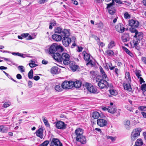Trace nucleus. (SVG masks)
I'll return each instance as SVG.
<instances>
[{"mask_svg":"<svg viewBox=\"0 0 146 146\" xmlns=\"http://www.w3.org/2000/svg\"><path fill=\"white\" fill-rule=\"evenodd\" d=\"M69 30L64 29L62 31V41L63 45L65 46H68L71 42V38L68 37L70 33Z\"/></svg>","mask_w":146,"mask_h":146,"instance_id":"2","label":"nucleus"},{"mask_svg":"<svg viewBox=\"0 0 146 146\" xmlns=\"http://www.w3.org/2000/svg\"><path fill=\"white\" fill-rule=\"evenodd\" d=\"M100 72L102 75V79L107 80L108 79L107 76L103 68L101 67H100Z\"/></svg>","mask_w":146,"mask_h":146,"instance_id":"23","label":"nucleus"},{"mask_svg":"<svg viewBox=\"0 0 146 146\" xmlns=\"http://www.w3.org/2000/svg\"><path fill=\"white\" fill-rule=\"evenodd\" d=\"M8 128L5 127L3 125H2L0 126V132L3 133H6L8 131Z\"/></svg>","mask_w":146,"mask_h":146,"instance_id":"29","label":"nucleus"},{"mask_svg":"<svg viewBox=\"0 0 146 146\" xmlns=\"http://www.w3.org/2000/svg\"><path fill=\"white\" fill-rule=\"evenodd\" d=\"M58 68L57 66L52 67L51 69V72L53 74H56L58 72Z\"/></svg>","mask_w":146,"mask_h":146,"instance_id":"25","label":"nucleus"},{"mask_svg":"<svg viewBox=\"0 0 146 146\" xmlns=\"http://www.w3.org/2000/svg\"><path fill=\"white\" fill-rule=\"evenodd\" d=\"M143 34L142 32H139L137 31L135 33V35L134 36V37L136 38L139 40H141L143 37Z\"/></svg>","mask_w":146,"mask_h":146,"instance_id":"19","label":"nucleus"},{"mask_svg":"<svg viewBox=\"0 0 146 146\" xmlns=\"http://www.w3.org/2000/svg\"><path fill=\"white\" fill-rule=\"evenodd\" d=\"M52 37L54 40L56 41H60L62 39V36L60 35L56 34L52 35Z\"/></svg>","mask_w":146,"mask_h":146,"instance_id":"21","label":"nucleus"},{"mask_svg":"<svg viewBox=\"0 0 146 146\" xmlns=\"http://www.w3.org/2000/svg\"><path fill=\"white\" fill-rule=\"evenodd\" d=\"M124 17L125 19H129L130 16L127 12H126L124 14Z\"/></svg>","mask_w":146,"mask_h":146,"instance_id":"48","label":"nucleus"},{"mask_svg":"<svg viewBox=\"0 0 146 146\" xmlns=\"http://www.w3.org/2000/svg\"><path fill=\"white\" fill-rule=\"evenodd\" d=\"M97 25L98 27L100 29H102L104 27V24L102 22H100L96 24Z\"/></svg>","mask_w":146,"mask_h":146,"instance_id":"40","label":"nucleus"},{"mask_svg":"<svg viewBox=\"0 0 146 146\" xmlns=\"http://www.w3.org/2000/svg\"><path fill=\"white\" fill-rule=\"evenodd\" d=\"M97 123L100 127H104L107 125V121L103 119H99L97 120Z\"/></svg>","mask_w":146,"mask_h":146,"instance_id":"15","label":"nucleus"},{"mask_svg":"<svg viewBox=\"0 0 146 146\" xmlns=\"http://www.w3.org/2000/svg\"><path fill=\"white\" fill-rule=\"evenodd\" d=\"M76 141L80 142L84 144L86 142V137H76Z\"/></svg>","mask_w":146,"mask_h":146,"instance_id":"28","label":"nucleus"},{"mask_svg":"<svg viewBox=\"0 0 146 146\" xmlns=\"http://www.w3.org/2000/svg\"><path fill=\"white\" fill-rule=\"evenodd\" d=\"M49 141H45L39 145L38 146H47L49 144Z\"/></svg>","mask_w":146,"mask_h":146,"instance_id":"43","label":"nucleus"},{"mask_svg":"<svg viewBox=\"0 0 146 146\" xmlns=\"http://www.w3.org/2000/svg\"><path fill=\"white\" fill-rule=\"evenodd\" d=\"M107 139L110 142H113L115 140V137H107Z\"/></svg>","mask_w":146,"mask_h":146,"instance_id":"49","label":"nucleus"},{"mask_svg":"<svg viewBox=\"0 0 146 146\" xmlns=\"http://www.w3.org/2000/svg\"><path fill=\"white\" fill-rule=\"evenodd\" d=\"M121 111V110L120 109H118L116 112L117 114L116 115V116L117 117H118L120 115V112Z\"/></svg>","mask_w":146,"mask_h":146,"instance_id":"57","label":"nucleus"},{"mask_svg":"<svg viewBox=\"0 0 146 146\" xmlns=\"http://www.w3.org/2000/svg\"><path fill=\"white\" fill-rule=\"evenodd\" d=\"M77 46L78 49L77 50V51L79 52H81L83 49L81 47H79L78 46Z\"/></svg>","mask_w":146,"mask_h":146,"instance_id":"63","label":"nucleus"},{"mask_svg":"<svg viewBox=\"0 0 146 146\" xmlns=\"http://www.w3.org/2000/svg\"><path fill=\"white\" fill-rule=\"evenodd\" d=\"M18 70L21 72H25V68L23 66H19L18 67Z\"/></svg>","mask_w":146,"mask_h":146,"instance_id":"41","label":"nucleus"},{"mask_svg":"<svg viewBox=\"0 0 146 146\" xmlns=\"http://www.w3.org/2000/svg\"><path fill=\"white\" fill-rule=\"evenodd\" d=\"M62 29L60 27H57L54 30V31L55 33H58L60 34V33H62ZM62 34H61V35Z\"/></svg>","mask_w":146,"mask_h":146,"instance_id":"31","label":"nucleus"},{"mask_svg":"<svg viewBox=\"0 0 146 146\" xmlns=\"http://www.w3.org/2000/svg\"><path fill=\"white\" fill-rule=\"evenodd\" d=\"M110 93L111 94L113 95L116 96L117 94V92L113 90H109Z\"/></svg>","mask_w":146,"mask_h":146,"instance_id":"42","label":"nucleus"},{"mask_svg":"<svg viewBox=\"0 0 146 146\" xmlns=\"http://www.w3.org/2000/svg\"><path fill=\"white\" fill-rule=\"evenodd\" d=\"M73 81H68L66 80L62 83L61 86L63 89H70L73 88Z\"/></svg>","mask_w":146,"mask_h":146,"instance_id":"6","label":"nucleus"},{"mask_svg":"<svg viewBox=\"0 0 146 146\" xmlns=\"http://www.w3.org/2000/svg\"><path fill=\"white\" fill-rule=\"evenodd\" d=\"M138 109L140 111H146V106H141L138 107Z\"/></svg>","mask_w":146,"mask_h":146,"instance_id":"44","label":"nucleus"},{"mask_svg":"<svg viewBox=\"0 0 146 146\" xmlns=\"http://www.w3.org/2000/svg\"><path fill=\"white\" fill-rule=\"evenodd\" d=\"M54 89L56 91L58 92H61L64 89L61 85L59 84L55 86L54 87Z\"/></svg>","mask_w":146,"mask_h":146,"instance_id":"27","label":"nucleus"},{"mask_svg":"<svg viewBox=\"0 0 146 146\" xmlns=\"http://www.w3.org/2000/svg\"><path fill=\"white\" fill-rule=\"evenodd\" d=\"M90 77L92 78H95L97 75V73L94 71H91L90 72Z\"/></svg>","mask_w":146,"mask_h":146,"instance_id":"35","label":"nucleus"},{"mask_svg":"<svg viewBox=\"0 0 146 146\" xmlns=\"http://www.w3.org/2000/svg\"><path fill=\"white\" fill-rule=\"evenodd\" d=\"M106 80L101 79L98 83V85L100 88H107L108 87V84Z\"/></svg>","mask_w":146,"mask_h":146,"instance_id":"8","label":"nucleus"},{"mask_svg":"<svg viewBox=\"0 0 146 146\" xmlns=\"http://www.w3.org/2000/svg\"><path fill=\"white\" fill-rule=\"evenodd\" d=\"M116 110L115 106H110L108 108V112L111 113H113L116 111Z\"/></svg>","mask_w":146,"mask_h":146,"instance_id":"24","label":"nucleus"},{"mask_svg":"<svg viewBox=\"0 0 146 146\" xmlns=\"http://www.w3.org/2000/svg\"><path fill=\"white\" fill-rule=\"evenodd\" d=\"M141 60L143 62L146 64V57H142Z\"/></svg>","mask_w":146,"mask_h":146,"instance_id":"55","label":"nucleus"},{"mask_svg":"<svg viewBox=\"0 0 146 146\" xmlns=\"http://www.w3.org/2000/svg\"><path fill=\"white\" fill-rule=\"evenodd\" d=\"M19 56H21L23 58H25L27 57H31V56H28L26 54L19 53Z\"/></svg>","mask_w":146,"mask_h":146,"instance_id":"50","label":"nucleus"},{"mask_svg":"<svg viewBox=\"0 0 146 146\" xmlns=\"http://www.w3.org/2000/svg\"><path fill=\"white\" fill-rule=\"evenodd\" d=\"M143 117L146 118V113L142 111L141 113Z\"/></svg>","mask_w":146,"mask_h":146,"instance_id":"64","label":"nucleus"},{"mask_svg":"<svg viewBox=\"0 0 146 146\" xmlns=\"http://www.w3.org/2000/svg\"><path fill=\"white\" fill-rule=\"evenodd\" d=\"M17 78L18 79H21L22 78L21 75L20 74H18L16 76Z\"/></svg>","mask_w":146,"mask_h":146,"instance_id":"62","label":"nucleus"},{"mask_svg":"<svg viewBox=\"0 0 146 146\" xmlns=\"http://www.w3.org/2000/svg\"><path fill=\"white\" fill-rule=\"evenodd\" d=\"M114 71L115 72V73L116 74L117 76H118L119 75L118 72L119 71V70H118V69L117 68H115V69Z\"/></svg>","mask_w":146,"mask_h":146,"instance_id":"58","label":"nucleus"},{"mask_svg":"<svg viewBox=\"0 0 146 146\" xmlns=\"http://www.w3.org/2000/svg\"><path fill=\"white\" fill-rule=\"evenodd\" d=\"M134 28L131 27V28H130L129 29V30L130 32H131L132 33H135H135L136 32H137V30L134 29Z\"/></svg>","mask_w":146,"mask_h":146,"instance_id":"51","label":"nucleus"},{"mask_svg":"<svg viewBox=\"0 0 146 146\" xmlns=\"http://www.w3.org/2000/svg\"><path fill=\"white\" fill-rule=\"evenodd\" d=\"M84 130L82 129L78 128L75 131V133L77 137H83V135L84 133Z\"/></svg>","mask_w":146,"mask_h":146,"instance_id":"16","label":"nucleus"},{"mask_svg":"<svg viewBox=\"0 0 146 146\" xmlns=\"http://www.w3.org/2000/svg\"><path fill=\"white\" fill-rule=\"evenodd\" d=\"M131 82H128V83H124L123 84V87L124 89L129 92H131L132 90V88H131L130 83Z\"/></svg>","mask_w":146,"mask_h":146,"instance_id":"17","label":"nucleus"},{"mask_svg":"<svg viewBox=\"0 0 146 146\" xmlns=\"http://www.w3.org/2000/svg\"><path fill=\"white\" fill-rule=\"evenodd\" d=\"M141 88L142 90L146 91V84H144L141 85Z\"/></svg>","mask_w":146,"mask_h":146,"instance_id":"53","label":"nucleus"},{"mask_svg":"<svg viewBox=\"0 0 146 146\" xmlns=\"http://www.w3.org/2000/svg\"><path fill=\"white\" fill-rule=\"evenodd\" d=\"M50 146H62V144L58 139L53 138L50 143Z\"/></svg>","mask_w":146,"mask_h":146,"instance_id":"10","label":"nucleus"},{"mask_svg":"<svg viewBox=\"0 0 146 146\" xmlns=\"http://www.w3.org/2000/svg\"><path fill=\"white\" fill-rule=\"evenodd\" d=\"M73 88L74 86L76 88H79L81 86V82L80 80H77L74 82L73 81Z\"/></svg>","mask_w":146,"mask_h":146,"instance_id":"22","label":"nucleus"},{"mask_svg":"<svg viewBox=\"0 0 146 146\" xmlns=\"http://www.w3.org/2000/svg\"><path fill=\"white\" fill-rule=\"evenodd\" d=\"M84 57V59L88 62L86 63V65H88L89 64L93 66L94 64L93 63V61L91 59L92 57L91 56L90 54L87 53L85 51H83L82 53L81 54Z\"/></svg>","mask_w":146,"mask_h":146,"instance_id":"4","label":"nucleus"},{"mask_svg":"<svg viewBox=\"0 0 146 146\" xmlns=\"http://www.w3.org/2000/svg\"><path fill=\"white\" fill-rule=\"evenodd\" d=\"M139 82L141 84L142 83H144L145 82V81L143 79L142 77L139 78Z\"/></svg>","mask_w":146,"mask_h":146,"instance_id":"56","label":"nucleus"},{"mask_svg":"<svg viewBox=\"0 0 146 146\" xmlns=\"http://www.w3.org/2000/svg\"><path fill=\"white\" fill-rule=\"evenodd\" d=\"M96 78V82H99L100 80H101V79H102V77L100 75H97Z\"/></svg>","mask_w":146,"mask_h":146,"instance_id":"52","label":"nucleus"},{"mask_svg":"<svg viewBox=\"0 0 146 146\" xmlns=\"http://www.w3.org/2000/svg\"><path fill=\"white\" fill-rule=\"evenodd\" d=\"M61 52L56 53L54 55V59L57 61L60 62L63 61V63L65 65H68L70 63V56L69 54L66 53Z\"/></svg>","mask_w":146,"mask_h":146,"instance_id":"1","label":"nucleus"},{"mask_svg":"<svg viewBox=\"0 0 146 146\" xmlns=\"http://www.w3.org/2000/svg\"><path fill=\"white\" fill-rule=\"evenodd\" d=\"M125 124L127 125H129L130 124V122L129 121L127 120L125 122Z\"/></svg>","mask_w":146,"mask_h":146,"instance_id":"61","label":"nucleus"},{"mask_svg":"<svg viewBox=\"0 0 146 146\" xmlns=\"http://www.w3.org/2000/svg\"><path fill=\"white\" fill-rule=\"evenodd\" d=\"M140 40H139L138 39H137V38H136V39H134L133 40V43L134 46L135 47L137 46L138 45Z\"/></svg>","mask_w":146,"mask_h":146,"instance_id":"39","label":"nucleus"},{"mask_svg":"<svg viewBox=\"0 0 146 146\" xmlns=\"http://www.w3.org/2000/svg\"><path fill=\"white\" fill-rule=\"evenodd\" d=\"M114 2L115 1L116 3H118L119 4H123V3L120 0H113Z\"/></svg>","mask_w":146,"mask_h":146,"instance_id":"59","label":"nucleus"},{"mask_svg":"<svg viewBox=\"0 0 146 146\" xmlns=\"http://www.w3.org/2000/svg\"><path fill=\"white\" fill-rule=\"evenodd\" d=\"M143 143L141 139H138L136 141L134 146H142Z\"/></svg>","mask_w":146,"mask_h":146,"instance_id":"26","label":"nucleus"},{"mask_svg":"<svg viewBox=\"0 0 146 146\" xmlns=\"http://www.w3.org/2000/svg\"><path fill=\"white\" fill-rule=\"evenodd\" d=\"M115 28L116 30L118 32L120 33H123L125 29L122 23H119L117 24L115 26Z\"/></svg>","mask_w":146,"mask_h":146,"instance_id":"12","label":"nucleus"},{"mask_svg":"<svg viewBox=\"0 0 146 146\" xmlns=\"http://www.w3.org/2000/svg\"><path fill=\"white\" fill-rule=\"evenodd\" d=\"M114 0H112V2L109 4H107V8L108 9V12L111 15H113L115 12V10L114 9V7L113 6L114 5Z\"/></svg>","mask_w":146,"mask_h":146,"instance_id":"7","label":"nucleus"},{"mask_svg":"<svg viewBox=\"0 0 146 146\" xmlns=\"http://www.w3.org/2000/svg\"><path fill=\"white\" fill-rule=\"evenodd\" d=\"M83 86L90 92L93 93H96L97 89V88L94 86L92 84L88 83H86L83 84Z\"/></svg>","mask_w":146,"mask_h":146,"instance_id":"5","label":"nucleus"},{"mask_svg":"<svg viewBox=\"0 0 146 146\" xmlns=\"http://www.w3.org/2000/svg\"><path fill=\"white\" fill-rule=\"evenodd\" d=\"M105 52L108 55L110 56L113 55L114 54V52L113 51L111 50H107Z\"/></svg>","mask_w":146,"mask_h":146,"instance_id":"34","label":"nucleus"},{"mask_svg":"<svg viewBox=\"0 0 146 146\" xmlns=\"http://www.w3.org/2000/svg\"><path fill=\"white\" fill-rule=\"evenodd\" d=\"M55 125L58 129H64L66 128L67 125L63 122L60 121L56 122Z\"/></svg>","mask_w":146,"mask_h":146,"instance_id":"9","label":"nucleus"},{"mask_svg":"<svg viewBox=\"0 0 146 146\" xmlns=\"http://www.w3.org/2000/svg\"><path fill=\"white\" fill-rule=\"evenodd\" d=\"M40 77L37 76H35L33 77V79L36 81H37L39 80L40 79Z\"/></svg>","mask_w":146,"mask_h":146,"instance_id":"60","label":"nucleus"},{"mask_svg":"<svg viewBox=\"0 0 146 146\" xmlns=\"http://www.w3.org/2000/svg\"><path fill=\"white\" fill-rule=\"evenodd\" d=\"M99 113L97 111H94L93 112L92 117L95 119H97L99 117Z\"/></svg>","mask_w":146,"mask_h":146,"instance_id":"30","label":"nucleus"},{"mask_svg":"<svg viewBox=\"0 0 146 146\" xmlns=\"http://www.w3.org/2000/svg\"><path fill=\"white\" fill-rule=\"evenodd\" d=\"M29 35V33H23L21 36L23 37H26Z\"/></svg>","mask_w":146,"mask_h":146,"instance_id":"54","label":"nucleus"},{"mask_svg":"<svg viewBox=\"0 0 146 146\" xmlns=\"http://www.w3.org/2000/svg\"><path fill=\"white\" fill-rule=\"evenodd\" d=\"M129 34L128 33H124L121 37L122 40L124 42H126L129 41Z\"/></svg>","mask_w":146,"mask_h":146,"instance_id":"18","label":"nucleus"},{"mask_svg":"<svg viewBox=\"0 0 146 146\" xmlns=\"http://www.w3.org/2000/svg\"><path fill=\"white\" fill-rule=\"evenodd\" d=\"M141 71L139 70H136L135 71V74L137 76H141Z\"/></svg>","mask_w":146,"mask_h":146,"instance_id":"46","label":"nucleus"},{"mask_svg":"<svg viewBox=\"0 0 146 146\" xmlns=\"http://www.w3.org/2000/svg\"><path fill=\"white\" fill-rule=\"evenodd\" d=\"M125 78L126 79L129 80L128 82H131V77L129 72H127L126 73Z\"/></svg>","mask_w":146,"mask_h":146,"instance_id":"33","label":"nucleus"},{"mask_svg":"<svg viewBox=\"0 0 146 146\" xmlns=\"http://www.w3.org/2000/svg\"><path fill=\"white\" fill-rule=\"evenodd\" d=\"M123 48L124 49V50L131 57H132L133 56V54L126 48L125 47H123Z\"/></svg>","mask_w":146,"mask_h":146,"instance_id":"32","label":"nucleus"},{"mask_svg":"<svg viewBox=\"0 0 146 146\" xmlns=\"http://www.w3.org/2000/svg\"><path fill=\"white\" fill-rule=\"evenodd\" d=\"M42 118L43 119V121L45 125L47 127L49 126V124L48 123V120L46 119V118L42 117Z\"/></svg>","mask_w":146,"mask_h":146,"instance_id":"38","label":"nucleus"},{"mask_svg":"<svg viewBox=\"0 0 146 146\" xmlns=\"http://www.w3.org/2000/svg\"><path fill=\"white\" fill-rule=\"evenodd\" d=\"M64 50L62 47L56 44H53L50 47L49 50V54H52L54 59V55L55 54L61 52Z\"/></svg>","mask_w":146,"mask_h":146,"instance_id":"3","label":"nucleus"},{"mask_svg":"<svg viewBox=\"0 0 146 146\" xmlns=\"http://www.w3.org/2000/svg\"><path fill=\"white\" fill-rule=\"evenodd\" d=\"M141 131V129L139 128L134 129L132 132L131 137H137L139 136L140 133Z\"/></svg>","mask_w":146,"mask_h":146,"instance_id":"14","label":"nucleus"},{"mask_svg":"<svg viewBox=\"0 0 146 146\" xmlns=\"http://www.w3.org/2000/svg\"><path fill=\"white\" fill-rule=\"evenodd\" d=\"M115 46L114 41H112L110 42L109 44L108 45V48L109 49H110L112 48Z\"/></svg>","mask_w":146,"mask_h":146,"instance_id":"37","label":"nucleus"},{"mask_svg":"<svg viewBox=\"0 0 146 146\" xmlns=\"http://www.w3.org/2000/svg\"><path fill=\"white\" fill-rule=\"evenodd\" d=\"M68 64L69 65L70 68L73 71L79 70V66L76 64L75 62L70 61V63Z\"/></svg>","mask_w":146,"mask_h":146,"instance_id":"11","label":"nucleus"},{"mask_svg":"<svg viewBox=\"0 0 146 146\" xmlns=\"http://www.w3.org/2000/svg\"><path fill=\"white\" fill-rule=\"evenodd\" d=\"M129 25L131 27L136 28L139 26V22L137 21L131 19L129 20Z\"/></svg>","mask_w":146,"mask_h":146,"instance_id":"13","label":"nucleus"},{"mask_svg":"<svg viewBox=\"0 0 146 146\" xmlns=\"http://www.w3.org/2000/svg\"><path fill=\"white\" fill-rule=\"evenodd\" d=\"M33 76V70H31L28 74V77L29 79H32Z\"/></svg>","mask_w":146,"mask_h":146,"instance_id":"36","label":"nucleus"},{"mask_svg":"<svg viewBox=\"0 0 146 146\" xmlns=\"http://www.w3.org/2000/svg\"><path fill=\"white\" fill-rule=\"evenodd\" d=\"M11 105V103L9 102H5L3 105V107L4 108H7Z\"/></svg>","mask_w":146,"mask_h":146,"instance_id":"47","label":"nucleus"},{"mask_svg":"<svg viewBox=\"0 0 146 146\" xmlns=\"http://www.w3.org/2000/svg\"><path fill=\"white\" fill-rule=\"evenodd\" d=\"M36 135L38 137H41L43 135V128H40L37 130L35 133Z\"/></svg>","mask_w":146,"mask_h":146,"instance_id":"20","label":"nucleus"},{"mask_svg":"<svg viewBox=\"0 0 146 146\" xmlns=\"http://www.w3.org/2000/svg\"><path fill=\"white\" fill-rule=\"evenodd\" d=\"M31 62L29 64V66L31 67L32 68L36 66L37 65L35 64V62L31 60Z\"/></svg>","mask_w":146,"mask_h":146,"instance_id":"45","label":"nucleus"}]
</instances>
